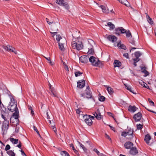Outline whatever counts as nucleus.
Wrapping results in <instances>:
<instances>
[{
	"instance_id": "4c0bfd02",
	"label": "nucleus",
	"mask_w": 156,
	"mask_h": 156,
	"mask_svg": "<svg viewBox=\"0 0 156 156\" xmlns=\"http://www.w3.org/2000/svg\"><path fill=\"white\" fill-rule=\"evenodd\" d=\"M124 85L125 86L127 90H128L131 92L134 93L133 92V91H132V90L131 87L129 86L128 85H127V84H124Z\"/></svg>"
},
{
	"instance_id": "473e14b6",
	"label": "nucleus",
	"mask_w": 156,
	"mask_h": 156,
	"mask_svg": "<svg viewBox=\"0 0 156 156\" xmlns=\"http://www.w3.org/2000/svg\"><path fill=\"white\" fill-rule=\"evenodd\" d=\"M126 34V37L128 38V39L129 38L132 37L131 33L129 30L127 31Z\"/></svg>"
},
{
	"instance_id": "6e6d98bb",
	"label": "nucleus",
	"mask_w": 156,
	"mask_h": 156,
	"mask_svg": "<svg viewBox=\"0 0 156 156\" xmlns=\"http://www.w3.org/2000/svg\"><path fill=\"white\" fill-rule=\"evenodd\" d=\"M51 127L52 128V129L53 130L54 132L56 133L57 129L55 127V125H51Z\"/></svg>"
},
{
	"instance_id": "ea45409f",
	"label": "nucleus",
	"mask_w": 156,
	"mask_h": 156,
	"mask_svg": "<svg viewBox=\"0 0 156 156\" xmlns=\"http://www.w3.org/2000/svg\"><path fill=\"white\" fill-rule=\"evenodd\" d=\"M79 144L81 147H82V148L83 149V151L86 152L87 151V148L84 146L82 144H81L80 142H78Z\"/></svg>"
},
{
	"instance_id": "b1692460",
	"label": "nucleus",
	"mask_w": 156,
	"mask_h": 156,
	"mask_svg": "<svg viewBox=\"0 0 156 156\" xmlns=\"http://www.w3.org/2000/svg\"><path fill=\"white\" fill-rule=\"evenodd\" d=\"M106 89L107 90L108 93L111 95L113 94L114 92V91L112 88L108 86H106Z\"/></svg>"
},
{
	"instance_id": "423d86ee",
	"label": "nucleus",
	"mask_w": 156,
	"mask_h": 156,
	"mask_svg": "<svg viewBox=\"0 0 156 156\" xmlns=\"http://www.w3.org/2000/svg\"><path fill=\"white\" fill-rule=\"evenodd\" d=\"M8 109L9 110L12 112L14 111L17 112H18V108L16 105H9L8 106Z\"/></svg>"
},
{
	"instance_id": "864d4df0",
	"label": "nucleus",
	"mask_w": 156,
	"mask_h": 156,
	"mask_svg": "<svg viewBox=\"0 0 156 156\" xmlns=\"http://www.w3.org/2000/svg\"><path fill=\"white\" fill-rule=\"evenodd\" d=\"M10 146L9 144H7L5 148V150L6 151H7L8 150L10 149Z\"/></svg>"
},
{
	"instance_id": "72a5a7b5",
	"label": "nucleus",
	"mask_w": 156,
	"mask_h": 156,
	"mask_svg": "<svg viewBox=\"0 0 156 156\" xmlns=\"http://www.w3.org/2000/svg\"><path fill=\"white\" fill-rule=\"evenodd\" d=\"M94 49L90 48L89 49L87 54L88 55H92L94 54Z\"/></svg>"
},
{
	"instance_id": "13d9d810",
	"label": "nucleus",
	"mask_w": 156,
	"mask_h": 156,
	"mask_svg": "<svg viewBox=\"0 0 156 156\" xmlns=\"http://www.w3.org/2000/svg\"><path fill=\"white\" fill-rule=\"evenodd\" d=\"M123 56L126 58H129V55L127 53H124L123 54Z\"/></svg>"
},
{
	"instance_id": "a878e982",
	"label": "nucleus",
	"mask_w": 156,
	"mask_h": 156,
	"mask_svg": "<svg viewBox=\"0 0 156 156\" xmlns=\"http://www.w3.org/2000/svg\"><path fill=\"white\" fill-rule=\"evenodd\" d=\"M10 141L14 144H16L19 143V140L18 139L11 138H10Z\"/></svg>"
},
{
	"instance_id": "2f4dec72",
	"label": "nucleus",
	"mask_w": 156,
	"mask_h": 156,
	"mask_svg": "<svg viewBox=\"0 0 156 156\" xmlns=\"http://www.w3.org/2000/svg\"><path fill=\"white\" fill-rule=\"evenodd\" d=\"M9 120L5 121H4L3 122V125H2V126L9 128Z\"/></svg>"
},
{
	"instance_id": "69168bd1",
	"label": "nucleus",
	"mask_w": 156,
	"mask_h": 156,
	"mask_svg": "<svg viewBox=\"0 0 156 156\" xmlns=\"http://www.w3.org/2000/svg\"><path fill=\"white\" fill-rule=\"evenodd\" d=\"M105 135L106 138H108L110 140H111V138H110V136L108 135H107V134L106 133Z\"/></svg>"
},
{
	"instance_id": "de8ad7c7",
	"label": "nucleus",
	"mask_w": 156,
	"mask_h": 156,
	"mask_svg": "<svg viewBox=\"0 0 156 156\" xmlns=\"http://www.w3.org/2000/svg\"><path fill=\"white\" fill-rule=\"evenodd\" d=\"M105 98L103 96H101L99 97V100L101 101H103L105 100Z\"/></svg>"
},
{
	"instance_id": "e433bc0d",
	"label": "nucleus",
	"mask_w": 156,
	"mask_h": 156,
	"mask_svg": "<svg viewBox=\"0 0 156 156\" xmlns=\"http://www.w3.org/2000/svg\"><path fill=\"white\" fill-rule=\"evenodd\" d=\"M61 154L62 155H64L65 156H70L69 154L66 151H63L61 152Z\"/></svg>"
},
{
	"instance_id": "412c9836",
	"label": "nucleus",
	"mask_w": 156,
	"mask_h": 156,
	"mask_svg": "<svg viewBox=\"0 0 156 156\" xmlns=\"http://www.w3.org/2000/svg\"><path fill=\"white\" fill-rule=\"evenodd\" d=\"M121 65V63L120 62L117 60H115L114 63V66L115 67H119Z\"/></svg>"
},
{
	"instance_id": "39448f33",
	"label": "nucleus",
	"mask_w": 156,
	"mask_h": 156,
	"mask_svg": "<svg viewBox=\"0 0 156 156\" xmlns=\"http://www.w3.org/2000/svg\"><path fill=\"white\" fill-rule=\"evenodd\" d=\"M2 47L5 50L9 52H14L15 54L17 53L16 51H15V48L12 46H10L9 45H7L5 46L3 45L2 46Z\"/></svg>"
},
{
	"instance_id": "49530a36",
	"label": "nucleus",
	"mask_w": 156,
	"mask_h": 156,
	"mask_svg": "<svg viewBox=\"0 0 156 156\" xmlns=\"http://www.w3.org/2000/svg\"><path fill=\"white\" fill-rule=\"evenodd\" d=\"M69 146L70 147H71L72 148V149L74 153L76 154H77V153L78 152L75 149L73 145V144H69Z\"/></svg>"
},
{
	"instance_id": "58836bf2",
	"label": "nucleus",
	"mask_w": 156,
	"mask_h": 156,
	"mask_svg": "<svg viewBox=\"0 0 156 156\" xmlns=\"http://www.w3.org/2000/svg\"><path fill=\"white\" fill-rule=\"evenodd\" d=\"M49 62L50 64L52 66H53L54 65V62H52L51 60V58L50 57H44Z\"/></svg>"
},
{
	"instance_id": "7c9ffc66",
	"label": "nucleus",
	"mask_w": 156,
	"mask_h": 156,
	"mask_svg": "<svg viewBox=\"0 0 156 156\" xmlns=\"http://www.w3.org/2000/svg\"><path fill=\"white\" fill-rule=\"evenodd\" d=\"M60 50L62 51H63L64 50V43L62 42H58Z\"/></svg>"
},
{
	"instance_id": "f3484780",
	"label": "nucleus",
	"mask_w": 156,
	"mask_h": 156,
	"mask_svg": "<svg viewBox=\"0 0 156 156\" xmlns=\"http://www.w3.org/2000/svg\"><path fill=\"white\" fill-rule=\"evenodd\" d=\"M126 134L127 135L129 136L130 138H133V130L131 129H128L127 131H126Z\"/></svg>"
},
{
	"instance_id": "f03ea898",
	"label": "nucleus",
	"mask_w": 156,
	"mask_h": 156,
	"mask_svg": "<svg viewBox=\"0 0 156 156\" xmlns=\"http://www.w3.org/2000/svg\"><path fill=\"white\" fill-rule=\"evenodd\" d=\"M71 46L73 48L76 49L78 50L82 49L83 47L82 42L80 41H78L77 42L73 41L71 43Z\"/></svg>"
},
{
	"instance_id": "2eb2a0df",
	"label": "nucleus",
	"mask_w": 156,
	"mask_h": 156,
	"mask_svg": "<svg viewBox=\"0 0 156 156\" xmlns=\"http://www.w3.org/2000/svg\"><path fill=\"white\" fill-rule=\"evenodd\" d=\"M108 39L109 41L113 42H115L117 40V38L115 36L112 35L108 36Z\"/></svg>"
},
{
	"instance_id": "bb28decb",
	"label": "nucleus",
	"mask_w": 156,
	"mask_h": 156,
	"mask_svg": "<svg viewBox=\"0 0 156 156\" xmlns=\"http://www.w3.org/2000/svg\"><path fill=\"white\" fill-rule=\"evenodd\" d=\"M0 107L1 108L2 112V113H5L6 109V108L3 105L2 102L1 103H0Z\"/></svg>"
},
{
	"instance_id": "3c124183",
	"label": "nucleus",
	"mask_w": 156,
	"mask_h": 156,
	"mask_svg": "<svg viewBox=\"0 0 156 156\" xmlns=\"http://www.w3.org/2000/svg\"><path fill=\"white\" fill-rule=\"evenodd\" d=\"M148 101L151 106H154V102L153 101H152L151 100V99L149 98H148Z\"/></svg>"
},
{
	"instance_id": "a19ab883",
	"label": "nucleus",
	"mask_w": 156,
	"mask_h": 156,
	"mask_svg": "<svg viewBox=\"0 0 156 156\" xmlns=\"http://www.w3.org/2000/svg\"><path fill=\"white\" fill-rule=\"evenodd\" d=\"M82 72L80 71H77L75 73V76L76 77H77L80 76L81 74H83Z\"/></svg>"
},
{
	"instance_id": "c9c22d12",
	"label": "nucleus",
	"mask_w": 156,
	"mask_h": 156,
	"mask_svg": "<svg viewBox=\"0 0 156 156\" xmlns=\"http://www.w3.org/2000/svg\"><path fill=\"white\" fill-rule=\"evenodd\" d=\"M128 39L130 43L131 44L133 45H135V41L133 40L132 37L129 38Z\"/></svg>"
},
{
	"instance_id": "4d7b16f0",
	"label": "nucleus",
	"mask_w": 156,
	"mask_h": 156,
	"mask_svg": "<svg viewBox=\"0 0 156 156\" xmlns=\"http://www.w3.org/2000/svg\"><path fill=\"white\" fill-rule=\"evenodd\" d=\"M5 113H2V117L4 119V121H7L6 118L5 117L4 115V114Z\"/></svg>"
},
{
	"instance_id": "603ef678",
	"label": "nucleus",
	"mask_w": 156,
	"mask_h": 156,
	"mask_svg": "<svg viewBox=\"0 0 156 156\" xmlns=\"http://www.w3.org/2000/svg\"><path fill=\"white\" fill-rule=\"evenodd\" d=\"M139 83L140 84L142 85L143 87L145 86V85H146V83L142 80H140L139 81Z\"/></svg>"
},
{
	"instance_id": "680f3d73",
	"label": "nucleus",
	"mask_w": 156,
	"mask_h": 156,
	"mask_svg": "<svg viewBox=\"0 0 156 156\" xmlns=\"http://www.w3.org/2000/svg\"><path fill=\"white\" fill-rule=\"evenodd\" d=\"M94 151L97 153V154L99 155L100 154V152L99 151H98V150L96 149H94Z\"/></svg>"
},
{
	"instance_id": "e2e57ef3",
	"label": "nucleus",
	"mask_w": 156,
	"mask_h": 156,
	"mask_svg": "<svg viewBox=\"0 0 156 156\" xmlns=\"http://www.w3.org/2000/svg\"><path fill=\"white\" fill-rule=\"evenodd\" d=\"M64 67H65V69L66 70H67V71H69V69L67 65H66V64L64 65Z\"/></svg>"
},
{
	"instance_id": "79ce46f5",
	"label": "nucleus",
	"mask_w": 156,
	"mask_h": 156,
	"mask_svg": "<svg viewBox=\"0 0 156 156\" xmlns=\"http://www.w3.org/2000/svg\"><path fill=\"white\" fill-rule=\"evenodd\" d=\"M135 56L136 57L139 58V57L141 55L140 51H136L135 52Z\"/></svg>"
},
{
	"instance_id": "5701e85b",
	"label": "nucleus",
	"mask_w": 156,
	"mask_h": 156,
	"mask_svg": "<svg viewBox=\"0 0 156 156\" xmlns=\"http://www.w3.org/2000/svg\"><path fill=\"white\" fill-rule=\"evenodd\" d=\"M105 26H108L110 28V30H113L115 27V25L111 22H108L107 24H105Z\"/></svg>"
},
{
	"instance_id": "37998d69",
	"label": "nucleus",
	"mask_w": 156,
	"mask_h": 156,
	"mask_svg": "<svg viewBox=\"0 0 156 156\" xmlns=\"http://www.w3.org/2000/svg\"><path fill=\"white\" fill-rule=\"evenodd\" d=\"M61 39H62V38L60 35L58 34L57 35L56 40L57 41H58L59 42H61V41H60Z\"/></svg>"
},
{
	"instance_id": "c85d7f7f",
	"label": "nucleus",
	"mask_w": 156,
	"mask_h": 156,
	"mask_svg": "<svg viewBox=\"0 0 156 156\" xmlns=\"http://www.w3.org/2000/svg\"><path fill=\"white\" fill-rule=\"evenodd\" d=\"M117 46L125 50L126 49V46L124 44H120L119 42L118 43Z\"/></svg>"
},
{
	"instance_id": "393cba45",
	"label": "nucleus",
	"mask_w": 156,
	"mask_h": 156,
	"mask_svg": "<svg viewBox=\"0 0 156 156\" xmlns=\"http://www.w3.org/2000/svg\"><path fill=\"white\" fill-rule=\"evenodd\" d=\"M146 15L148 22L151 24H153V22L152 21V19L150 17L147 13H146Z\"/></svg>"
},
{
	"instance_id": "6ab92c4d",
	"label": "nucleus",
	"mask_w": 156,
	"mask_h": 156,
	"mask_svg": "<svg viewBox=\"0 0 156 156\" xmlns=\"http://www.w3.org/2000/svg\"><path fill=\"white\" fill-rule=\"evenodd\" d=\"M137 109L134 105H129L128 107V110L131 112H134Z\"/></svg>"
},
{
	"instance_id": "bf43d9fd",
	"label": "nucleus",
	"mask_w": 156,
	"mask_h": 156,
	"mask_svg": "<svg viewBox=\"0 0 156 156\" xmlns=\"http://www.w3.org/2000/svg\"><path fill=\"white\" fill-rule=\"evenodd\" d=\"M140 60V59L139 58L136 57L133 59V60L135 62H137Z\"/></svg>"
},
{
	"instance_id": "052dcab7",
	"label": "nucleus",
	"mask_w": 156,
	"mask_h": 156,
	"mask_svg": "<svg viewBox=\"0 0 156 156\" xmlns=\"http://www.w3.org/2000/svg\"><path fill=\"white\" fill-rule=\"evenodd\" d=\"M20 151L21 152L22 155L23 156H27L26 154L25 153H24V151L22 150H20Z\"/></svg>"
},
{
	"instance_id": "f257e3e1",
	"label": "nucleus",
	"mask_w": 156,
	"mask_h": 156,
	"mask_svg": "<svg viewBox=\"0 0 156 156\" xmlns=\"http://www.w3.org/2000/svg\"><path fill=\"white\" fill-rule=\"evenodd\" d=\"M89 61L93 66L102 67L103 66L102 62L98 58L94 56H90L89 58Z\"/></svg>"
},
{
	"instance_id": "774afa93",
	"label": "nucleus",
	"mask_w": 156,
	"mask_h": 156,
	"mask_svg": "<svg viewBox=\"0 0 156 156\" xmlns=\"http://www.w3.org/2000/svg\"><path fill=\"white\" fill-rule=\"evenodd\" d=\"M76 112L77 114H80V110L79 109H76Z\"/></svg>"
},
{
	"instance_id": "6e6552de",
	"label": "nucleus",
	"mask_w": 156,
	"mask_h": 156,
	"mask_svg": "<svg viewBox=\"0 0 156 156\" xmlns=\"http://www.w3.org/2000/svg\"><path fill=\"white\" fill-rule=\"evenodd\" d=\"M85 94L86 95V98L88 99L91 98H92L91 92L90 91L89 86H87L85 90Z\"/></svg>"
},
{
	"instance_id": "5fc2aeb1",
	"label": "nucleus",
	"mask_w": 156,
	"mask_h": 156,
	"mask_svg": "<svg viewBox=\"0 0 156 156\" xmlns=\"http://www.w3.org/2000/svg\"><path fill=\"white\" fill-rule=\"evenodd\" d=\"M121 136L124 137H126L127 136L126 132V131H123L121 133Z\"/></svg>"
},
{
	"instance_id": "20e7f679",
	"label": "nucleus",
	"mask_w": 156,
	"mask_h": 156,
	"mask_svg": "<svg viewBox=\"0 0 156 156\" xmlns=\"http://www.w3.org/2000/svg\"><path fill=\"white\" fill-rule=\"evenodd\" d=\"M55 2L60 5L63 6L66 9H69V7L68 4L65 2L64 0H56Z\"/></svg>"
},
{
	"instance_id": "09e8293b",
	"label": "nucleus",
	"mask_w": 156,
	"mask_h": 156,
	"mask_svg": "<svg viewBox=\"0 0 156 156\" xmlns=\"http://www.w3.org/2000/svg\"><path fill=\"white\" fill-rule=\"evenodd\" d=\"M33 128H34V130L36 132V133H37V134L39 135V137H40L41 138V136L40 134L39 133L38 130H37V128L35 126H34Z\"/></svg>"
},
{
	"instance_id": "8fccbe9b",
	"label": "nucleus",
	"mask_w": 156,
	"mask_h": 156,
	"mask_svg": "<svg viewBox=\"0 0 156 156\" xmlns=\"http://www.w3.org/2000/svg\"><path fill=\"white\" fill-rule=\"evenodd\" d=\"M136 126L137 129H141L143 128V125L140 124H137Z\"/></svg>"
},
{
	"instance_id": "c756f323",
	"label": "nucleus",
	"mask_w": 156,
	"mask_h": 156,
	"mask_svg": "<svg viewBox=\"0 0 156 156\" xmlns=\"http://www.w3.org/2000/svg\"><path fill=\"white\" fill-rule=\"evenodd\" d=\"M6 153L9 156H15V154L12 150L7 151Z\"/></svg>"
},
{
	"instance_id": "f704fd0d",
	"label": "nucleus",
	"mask_w": 156,
	"mask_h": 156,
	"mask_svg": "<svg viewBox=\"0 0 156 156\" xmlns=\"http://www.w3.org/2000/svg\"><path fill=\"white\" fill-rule=\"evenodd\" d=\"M18 113L19 111L18 110V112H15L13 113L12 116L15 119H18L19 117V115H18Z\"/></svg>"
},
{
	"instance_id": "0e129e2a",
	"label": "nucleus",
	"mask_w": 156,
	"mask_h": 156,
	"mask_svg": "<svg viewBox=\"0 0 156 156\" xmlns=\"http://www.w3.org/2000/svg\"><path fill=\"white\" fill-rule=\"evenodd\" d=\"M19 144L17 145V147L20 148H21V143L20 141L19 142Z\"/></svg>"
},
{
	"instance_id": "aec40b11",
	"label": "nucleus",
	"mask_w": 156,
	"mask_h": 156,
	"mask_svg": "<svg viewBox=\"0 0 156 156\" xmlns=\"http://www.w3.org/2000/svg\"><path fill=\"white\" fill-rule=\"evenodd\" d=\"M100 7L104 13H106L108 12V9L106 7L103 5H101Z\"/></svg>"
},
{
	"instance_id": "a18cd8bd",
	"label": "nucleus",
	"mask_w": 156,
	"mask_h": 156,
	"mask_svg": "<svg viewBox=\"0 0 156 156\" xmlns=\"http://www.w3.org/2000/svg\"><path fill=\"white\" fill-rule=\"evenodd\" d=\"M120 28L119 27L118 28H116L115 29V34H116L118 35H120Z\"/></svg>"
},
{
	"instance_id": "338daca9",
	"label": "nucleus",
	"mask_w": 156,
	"mask_h": 156,
	"mask_svg": "<svg viewBox=\"0 0 156 156\" xmlns=\"http://www.w3.org/2000/svg\"><path fill=\"white\" fill-rule=\"evenodd\" d=\"M144 87L147 88V89H150L149 88V86L146 83V85H145V86H144Z\"/></svg>"
},
{
	"instance_id": "7ed1b4c3",
	"label": "nucleus",
	"mask_w": 156,
	"mask_h": 156,
	"mask_svg": "<svg viewBox=\"0 0 156 156\" xmlns=\"http://www.w3.org/2000/svg\"><path fill=\"white\" fill-rule=\"evenodd\" d=\"M83 117L85 119V122L87 125L90 126L92 124V120L94 119V116L87 115H83Z\"/></svg>"
},
{
	"instance_id": "a211bd4d",
	"label": "nucleus",
	"mask_w": 156,
	"mask_h": 156,
	"mask_svg": "<svg viewBox=\"0 0 156 156\" xmlns=\"http://www.w3.org/2000/svg\"><path fill=\"white\" fill-rule=\"evenodd\" d=\"M151 139V137L148 134L145 135L144 138V141L148 145H150L149 141Z\"/></svg>"
},
{
	"instance_id": "c03bdc74",
	"label": "nucleus",
	"mask_w": 156,
	"mask_h": 156,
	"mask_svg": "<svg viewBox=\"0 0 156 156\" xmlns=\"http://www.w3.org/2000/svg\"><path fill=\"white\" fill-rule=\"evenodd\" d=\"M119 28L120 30V31L121 34H124L125 33H126V32L127 31L126 30H125L122 27H119Z\"/></svg>"
},
{
	"instance_id": "ddd939ff",
	"label": "nucleus",
	"mask_w": 156,
	"mask_h": 156,
	"mask_svg": "<svg viewBox=\"0 0 156 156\" xmlns=\"http://www.w3.org/2000/svg\"><path fill=\"white\" fill-rule=\"evenodd\" d=\"M133 144L129 141L126 142L124 144L125 147L127 149H130L133 147Z\"/></svg>"
},
{
	"instance_id": "9b49d317",
	"label": "nucleus",
	"mask_w": 156,
	"mask_h": 156,
	"mask_svg": "<svg viewBox=\"0 0 156 156\" xmlns=\"http://www.w3.org/2000/svg\"><path fill=\"white\" fill-rule=\"evenodd\" d=\"M77 87L80 88H83L85 84V81L83 80H81L78 81L77 82Z\"/></svg>"
},
{
	"instance_id": "1a4fd4ad",
	"label": "nucleus",
	"mask_w": 156,
	"mask_h": 156,
	"mask_svg": "<svg viewBox=\"0 0 156 156\" xmlns=\"http://www.w3.org/2000/svg\"><path fill=\"white\" fill-rule=\"evenodd\" d=\"M93 114L95 117L98 120H100L102 119V116L101 115L100 111L98 109L97 110L96 112Z\"/></svg>"
},
{
	"instance_id": "cd10ccee",
	"label": "nucleus",
	"mask_w": 156,
	"mask_h": 156,
	"mask_svg": "<svg viewBox=\"0 0 156 156\" xmlns=\"http://www.w3.org/2000/svg\"><path fill=\"white\" fill-rule=\"evenodd\" d=\"M8 128L7 127H6L4 126H2V134L3 135L4 134H5L6 133L7 130Z\"/></svg>"
},
{
	"instance_id": "dca6fc26",
	"label": "nucleus",
	"mask_w": 156,
	"mask_h": 156,
	"mask_svg": "<svg viewBox=\"0 0 156 156\" xmlns=\"http://www.w3.org/2000/svg\"><path fill=\"white\" fill-rule=\"evenodd\" d=\"M10 101L9 102V105H15L17 106V102L13 98V96H10Z\"/></svg>"
},
{
	"instance_id": "f8f14e48",
	"label": "nucleus",
	"mask_w": 156,
	"mask_h": 156,
	"mask_svg": "<svg viewBox=\"0 0 156 156\" xmlns=\"http://www.w3.org/2000/svg\"><path fill=\"white\" fill-rule=\"evenodd\" d=\"M138 153L137 148L134 147H132L130 150L129 153L132 155H135Z\"/></svg>"
},
{
	"instance_id": "9d476101",
	"label": "nucleus",
	"mask_w": 156,
	"mask_h": 156,
	"mask_svg": "<svg viewBox=\"0 0 156 156\" xmlns=\"http://www.w3.org/2000/svg\"><path fill=\"white\" fill-rule=\"evenodd\" d=\"M142 114L141 112H139L135 114L133 116V119L136 122H138L140 120L142 117Z\"/></svg>"
},
{
	"instance_id": "0eeeda50",
	"label": "nucleus",
	"mask_w": 156,
	"mask_h": 156,
	"mask_svg": "<svg viewBox=\"0 0 156 156\" xmlns=\"http://www.w3.org/2000/svg\"><path fill=\"white\" fill-rule=\"evenodd\" d=\"M89 58L87 55L82 56L80 58V61L82 63H87L88 62Z\"/></svg>"
},
{
	"instance_id": "4be33fe9",
	"label": "nucleus",
	"mask_w": 156,
	"mask_h": 156,
	"mask_svg": "<svg viewBox=\"0 0 156 156\" xmlns=\"http://www.w3.org/2000/svg\"><path fill=\"white\" fill-rule=\"evenodd\" d=\"M142 72L145 74V76H146L149 75V73L146 70V68L145 67H144L141 69Z\"/></svg>"
},
{
	"instance_id": "4468645a",
	"label": "nucleus",
	"mask_w": 156,
	"mask_h": 156,
	"mask_svg": "<svg viewBox=\"0 0 156 156\" xmlns=\"http://www.w3.org/2000/svg\"><path fill=\"white\" fill-rule=\"evenodd\" d=\"M49 88L51 91V95L53 97H56L57 94L55 90L53 88H51V85L49 83Z\"/></svg>"
}]
</instances>
